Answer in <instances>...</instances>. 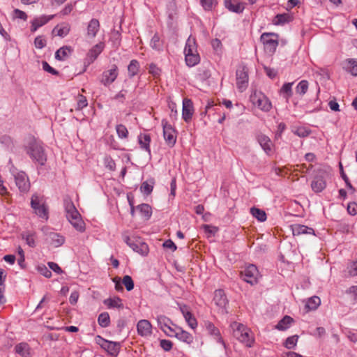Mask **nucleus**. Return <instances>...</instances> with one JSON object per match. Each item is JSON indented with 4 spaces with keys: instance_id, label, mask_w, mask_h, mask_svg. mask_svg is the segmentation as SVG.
Segmentation results:
<instances>
[{
    "instance_id": "62",
    "label": "nucleus",
    "mask_w": 357,
    "mask_h": 357,
    "mask_svg": "<svg viewBox=\"0 0 357 357\" xmlns=\"http://www.w3.org/2000/svg\"><path fill=\"white\" fill-rule=\"evenodd\" d=\"M347 211L352 215L357 214V204L355 202L349 203L347 206Z\"/></svg>"
},
{
    "instance_id": "32",
    "label": "nucleus",
    "mask_w": 357,
    "mask_h": 357,
    "mask_svg": "<svg viewBox=\"0 0 357 357\" xmlns=\"http://www.w3.org/2000/svg\"><path fill=\"white\" fill-rule=\"evenodd\" d=\"M344 68L352 75L357 76V59H349L345 62Z\"/></svg>"
},
{
    "instance_id": "35",
    "label": "nucleus",
    "mask_w": 357,
    "mask_h": 357,
    "mask_svg": "<svg viewBox=\"0 0 357 357\" xmlns=\"http://www.w3.org/2000/svg\"><path fill=\"white\" fill-rule=\"evenodd\" d=\"M139 70V63L135 59L131 60L128 66V76L130 77H134L138 73Z\"/></svg>"
},
{
    "instance_id": "31",
    "label": "nucleus",
    "mask_w": 357,
    "mask_h": 357,
    "mask_svg": "<svg viewBox=\"0 0 357 357\" xmlns=\"http://www.w3.org/2000/svg\"><path fill=\"white\" fill-rule=\"evenodd\" d=\"M103 303L108 308H119V309L123 308V304L122 300L118 296L107 298V299L104 300Z\"/></svg>"
},
{
    "instance_id": "1",
    "label": "nucleus",
    "mask_w": 357,
    "mask_h": 357,
    "mask_svg": "<svg viewBox=\"0 0 357 357\" xmlns=\"http://www.w3.org/2000/svg\"><path fill=\"white\" fill-rule=\"evenodd\" d=\"M63 206L66 216L72 226L79 232L84 231L85 223L82 220L81 215L77 210L73 201L70 198H65L63 200Z\"/></svg>"
},
{
    "instance_id": "40",
    "label": "nucleus",
    "mask_w": 357,
    "mask_h": 357,
    "mask_svg": "<svg viewBox=\"0 0 357 357\" xmlns=\"http://www.w3.org/2000/svg\"><path fill=\"white\" fill-rule=\"evenodd\" d=\"M157 322L159 328L163 331L168 325H174V323L172 321L164 316V315H160L157 317Z\"/></svg>"
},
{
    "instance_id": "45",
    "label": "nucleus",
    "mask_w": 357,
    "mask_h": 357,
    "mask_svg": "<svg viewBox=\"0 0 357 357\" xmlns=\"http://www.w3.org/2000/svg\"><path fill=\"white\" fill-rule=\"evenodd\" d=\"M211 77V72L206 68L202 67L197 70V77L198 79L204 82Z\"/></svg>"
},
{
    "instance_id": "59",
    "label": "nucleus",
    "mask_w": 357,
    "mask_h": 357,
    "mask_svg": "<svg viewBox=\"0 0 357 357\" xmlns=\"http://www.w3.org/2000/svg\"><path fill=\"white\" fill-rule=\"evenodd\" d=\"M160 345L165 351H169L172 349L173 344L170 340H160Z\"/></svg>"
},
{
    "instance_id": "2",
    "label": "nucleus",
    "mask_w": 357,
    "mask_h": 357,
    "mask_svg": "<svg viewBox=\"0 0 357 357\" xmlns=\"http://www.w3.org/2000/svg\"><path fill=\"white\" fill-rule=\"evenodd\" d=\"M233 331V335L239 342L244 344L248 347L253 345L255 339L250 330L242 324L238 322H232L230 325Z\"/></svg>"
},
{
    "instance_id": "20",
    "label": "nucleus",
    "mask_w": 357,
    "mask_h": 357,
    "mask_svg": "<svg viewBox=\"0 0 357 357\" xmlns=\"http://www.w3.org/2000/svg\"><path fill=\"white\" fill-rule=\"evenodd\" d=\"M180 310L183 315L185 321L188 325L192 329L197 326V321L193 314L189 310L188 306L182 305L180 306Z\"/></svg>"
},
{
    "instance_id": "10",
    "label": "nucleus",
    "mask_w": 357,
    "mask_h": 357,
    "mask_svg": "<svg viewBox=\"0 0 357 357\" xmlns=\"http://www.w3.org/2000/svg\"><path fill=\"white\" fill-rule=\"evenodd\" d=\"M236 86L238 89L243 92L248 85V70L245 66H240L236 72Z\"/></svg>"
},
{
    "instance_id": "24",
    "label": "nucleus",
    "mask_w": 357,
    "mask_h": 357,
    "mask_svg": "<svg viewBox=\"0 0 357 357\" xmlns=\"http://www.w3.org/2000/svg\"><path fill=\"white\" fill-rule=\"evenodd\" d=\"M225 7L231 12L241 13L243 11L244 3L238 0H225Z\"/></svg>"
},
{
    "instance_id": "42",
    "label": "nucleus",
    "mask_w": 357,
    "mask_h": 357,
    "mask_svg": "<svg viewBox=\"0 0 357 357\" xmlns=\"http://www.w3.org/2000/svg\"><path fill=\"white\" fill-rule=\"evenodd\" d=\"M98 324L102 328L109 326L110 324V318L109 314L106 312L100 314L98 317Z\"/></svg>"
},
{
    "instance_id": "22",
    "label": "nucleus",
    "mask_w": 357,
    "mask_h": 357,
    "mask_svg": "<svg viewBox=\"0 0 357 357\" xmlns=\"http://www.w3.org/2000/svg\"><path fill=\"white\" fill-rule=\"evenodd\" d=\"M47 236L49 243L54 248H59L65 243V237L59 233L52 231Z\"/></svg>"
},
{
    "instance_id": "28",
    "label": "nucleus",
    "mask_w": 357,
    "mask_h": 357,
    "mask_svg": "<svg viewBox=\"0 0 357 357\" xmlns=\"http://www.w3.org/2000/svg\"><path fill=\"white\" fill-rule=\"evenodd\" d=\"M73 50L69 46L60 47L55 53V59L59 61H65L71 54Z\"/></svg>"
},
{
    "instance_id": "30",
    "label": "nucleus",
    "mask_w": 357,
    "mask_h": 357,
    "mask_svg": "<svg viewBox=\"0 0 357 357\" xmlns=\"http://www.w3.org/2000/svg\"><path fill=\"white\" fill-rule=\"evenodd\" d=\"M151 47L159 52L164 50V42L160 39L158 33H155L150 41Z\"/></svg>"
},
{
    "instance_id": "33",
    "label": "nucleus",
    "mask_w": 357,
    "mask_h": 357,
    "mask_svg": "<svg viewBox=\"0 0 357 357\" xmlns=\"http://www.w3.org/2000/svg\"><path fill=\"white\" fill-rule=\"evenodd\" d=\"M293 322V319L289 316H284L276 325L275 328L279 331L287 329Z\"/></svg>"
},
{
    "instance_id": "39",
    "label": "nucleus",
    "mask_w": 357,
    "mask_h": 357,
    "mask_svg": "<svg viewBox=\"0 0 357 357\" xmlns=\"http://www.w3.org/2000/svg\"><path fill=\"white\" fill-rule=\"evenodd\" d=\"M320 304V298L318 296H312L307 300L305 307L310 310H316Z\"/></svg>"
},
{
    "instance_id": "49",
    "label": "nucleus",
    "mask_w": 357,
    "mask_h": 357,
    "mask_svg": "<svg viewBox=\"0 0 357 357\" xmlns=\"http://www.w3.org/2000/svg\"><path fill=\"white\" fill-rule=\"evenodd\" d=\"M117 135L121 139H126L128 136V130L123 124H118L116 126Z\"/></svg>"
},
{
    "instance_id": "58",
    "label": "nucleus",
    "mask_w": 357,
    "mask_h": 357,
    "mask_svg": "<svg viewBox=\"0 0 357 357\" xmlns=\"http://www.w3.org/2000/svg\"><path fill=\"white\" fill-rule=\"evenodd\" d=\"M202 6L206 10H210L213 8L215 0H200Z\"/></svg>"
},
{
    "instance_id": "26",
    "label": "nucleus",
    "mask_w": 357,
    "mask_h": 357,
    "mask_svg": "<svg viewBox=\"0 0 357 357\" xmlns=\"http://www.w3.org/2000/svg\"><path fill=\"white\" fill-rule=\"evenodd\" d=\"M213 301L215 305L222 309H225L228 303V300L226 297V295L224 291L222 289L215 290Z\"/></svg>"
},
{
    "instance_id": "23",
    "label": "nucleus",
    "mask_w": 357,
    "mask_h": 357,
    "mask_svg": "<svg viewBox=\"0 0 357 357\" xmlns=\"http://www.w3.org/2000/svg\"><path fill=\"white\" fill-rule=\"evenodd\" d=\"M291 227L294 236H300L303 234L315 235L314 229L305 225L294 224L292 225Z\"/></svg>"
},
{
    "instance_id": "44",
    "label": "nucleus",
    "mask_w": 357,
    "mask_h": 357,
    "mask_svg": "<svg viewBox=\"0 0 357 357\" xmlns=\"http://www.w3.org/2000/svg\"><path fill=\"white\" fill-rule=\"evenodd\" d=\"M54 17V15H42L38 17H36L33 19V22L38 26L40 27L45 24H47L49 21H50L52 19H53Z\"/></svg>"
},
{
    "instance_id": "53",
    "label": "nucleus",
    "mask_w": 357,
    "mask_h": 357,
    "mask_svg": "<svg viewBox=\"0 0 357 357\" xmlns=\"http://www.w3.org/2000/svg\"><path fill=\"white\" fill-rule=\"evenodd\" d=\"M294 132L300 137H305L310 134L311 131L305 127H298Z\"/></svg>"
},
{
    "instance_id": "57",
    "label": "nucleus",
    "mask_w": 357,
    "mask_h": 357,
    "mask_svg": "<svg viewBox=\"0 0 357 357\" xmlns=\"http://www.w3.org/2000/svg\"><path fill=\"white\" fill-rule=\"evenodd\" d=\"M340 171H341V176L342 178H343V180L344 181L345 183H346V185L348 188H349L350 190H352V192H354L355 191V189L352 186L351 183H350L349 180V178L347 177V176L345 174V173L343 171V169H342V165L340 164Z\"/></svg>"
},
{
    "instance_id": "37",
    "label": "nucleus",
    "mask_w": 357,
    "mask_h": 357,
    "mask_svg": "<svg viewBox=\"0 0 357 357\" xmlns=\"http://www.w3.org/2000/svg\"><path fill=\"white\" fill-rule=\"evenodd\" d=\"M292 85L293 82L285 83L280 89V93L287 100L292 96Z\"/></svg>"
},
{
    "instance_id": "41",
    "label": "nucleus",
    "mask_w": 357,
    "mask_h": 357,
    "mask_svg": "<svg viewBox=\"0 0 357 357\" xmlns=\"http://www.w3.org/2000/svg\"><path fill=\"white\" fill-rule=\"evenodd\" d=\"M291 17L287 13L278 14L275 17L273 23L275 25L284 24L291 21Z\"/></svg>"
},
{
    "instance_id": "38",
    "label": "nucleus",
    "mask_w": 357,
    "mask_h": 357,
    "mask_svg": "<svg viewBox=\"0 0 357 357\" xmlns=\"http://www.w3.org/2000/svg\"><path fill=\"white\" fill-rule=\"evenodd\" d=\"M17 354L23 357H26L29 355V347L26 343H20L15 347Z\"/></svg>"
},
{
    "instance_id": "55",
    "label": "nucleus",
    "mask_w": 357,
    "mask_h": 357,
    "mask_svg": "<svg viewBox=\"0 0 357 357\" xmlns=\"http://www.w3.org/2000/svg\"><path fill=\"white\" fill-rule=\"evenodd\" d=\"M47 44L46 40L41 36H37L34 40L35 47L38 49H42Z\"/></svg>"
},
{
    "instance_id": "63",
    "label": "nucleus",
    "mask_w": 357,
    "mask_h": 357,
    "mask_svg": "<svg viewBox=\"0 0 357 357\" xmlns=\"http://www.w3.org/2000/svg\"><path fill=\"white\" fill-rule=\"evenodd\" d=\"M349 273L352 276L357 275V259L349 266Z\"/></svg>"
},
{
    "instance_id": "27",
    "label": "nucleus",
    "mask_w": 357,
    "mask_h": 357,
    "mask_svg": "<svg viewBox=\"0 0 357 357\" xmlns=\"http://www.w3.org/2000/svg\"><path fill=\"white\" fill-rule=\"evenodd\" d=\"M100 29V23L97 19H92L87 26L86 35L89 38H93L96 37Z\"/></svg>"
},
{
    "instance_id": "56",
    "label": "nucleus",
    "mask_w": 357,
    "mask_h": 357,
    "mask_svg": "<svg viewBox=\"0 0 357 357\" xmlns=\"http://www.w3.org/2000/svg\"><path fill=\"white\" fill-rule=\"evenodd\" d=\"M42 65H43V69L45 71L48 72L54 75H59V72L57 70H56L54 68H53L52 67H51L47 61H43Z\"/></svg>"
},
{
    "instance_id": "7",
    "label": "nucleus",
    "mask_w": 357,
    "mask_h": 357,
    "mask_svg": "<svg viewBox=\"0 0 357 357\" xmlns=\"http://www.w3.org/2000/svg\"><path fill=\"white\" fill-rule=\"evenodd\" d=\"M264 50L269 54H273L278 45V35L274 33H264L260 37Z\"/></svg>"
},
{
    "instance_id": "48",
    "label": "nucleus",
    "mask_w": 357,
    "mask_h": 357,
    "mask_svg": "<svg viewBox=\"0 0 357 357\" xmlns=\"http://www.w3.org/2000/svg\"><path fill=\"white\" fill-rule=\"evenodd\" d=\"M70 31V27L68 25H66L61 27L56 26L53 29V33H55L56 36L60 37H65L69 33Z\"/></svg>"
},
{
    "instance_id": "29",
    "label": "nucleus",
    "mask_w": 357,
    "mask_h": 357,
    "mask_svg": "<svg viewBox=\"0 0 357 357\" xmlns=\"http://www.w3.org/2000/svg\"><path fill=\"white\" fill-rule=\"evenodd\" d=\"M138 142L141 149L146 151L149 153H151V137L149 134H140L138 136Z\"/></svg>"
},
{
    "instance_id": "54",
    "label": "nucleus",
    "mask_w": 357,
    "mask_h": 357,
    "mask_svg": "<svg viewBox=\"0 0 357 357\" xmlns=\"http://www.w3.org/2000/svg\"><path fill=\"white\" fill-rule=\"evenodd\" d=\"M13 17L14 19H20L26 21L28 16L25 12L16 8L13 10Z\"/></svg>"
},
{
    "instance_id": "46",
    "label": "nucleus",
    "mask_w": 357,
    "mask_h": 357,
    "mask_svg": "<svg viewBox=\"0 0 357 357\" xmlns=\"http://www.w3.org/2000/svg\"><path fill=\"white\" fill-rule=\"evenodd\" d=\"M22 237L29 247L34 248L36 246L34 234L24 232L22 234Z\"/></svg>"
},
{
    "instance_id": "60",
    "label": "nucleus",
    "mask_w": 357,
    "mask_h": 357,
    "mask_svg": "<svg viewBox=\"0 0 357 357\" xmlns=\"http://www.w3.org/2000/svg\"><path fill=\"white\" fill-rule=\"evenodd\" d=\"M176 326H178L177 325H168L165 329H163V332L169 337H173L174 333L176 332Z\"/></svg>"
},
{
    "instance_id": "50",
    "label": "nucleus",
    "mask_w": 357,
    "mask_h": 357,
    "mask_svg": "<svg viewBox=\"0 0 357 357\" xmlns=\"http://www.w3.org/2000/svg\"><path fill=\"white\" fill-rule=\"evenodd\" d=\"M307 89L308 82L306 80H302L298 84L296 88V91L297 93L303 96L307 92Z\"/></svg>"
},
{
    "instance_id": "25",
    "label": "nucleus",
    "mask_w": 357,
    "mask_h": 357,
    "mask_svg": "<svg viewBox=\"0 0 357 357\" xmlns=\"http://www.w3.org/2000/svg\"><path fill=\"white\" fill-rule=\"evenodd\" d=\"M104 48V44L102 43H100L93 46L89 53L87 54L86 61L88 64L93 63L98 56V55L102 52Z\"/></svg>"
},
{
    "instance_id": "52",
    "label": "nucleus",
    "mask_w": 357,
    "mask_h": 357,
    "mask_svg": "<svg viewBox=\"0 0 357 357\" xmlns=\"http://www.w3.org/2000/svg\"><path fill=\"white\" fill-rule=\"evenodd\" d=\"M122 283L125 285L127 291H130L134 288V282L130 275H125L123 278Z\"/></svg>"
},
{
    "instance_id": "43",
    "label": "nucleus",
    "mask_w": 357,
    "mask_h": 357,
    "mask_svg": "<svg viewBox=\"0 0 357 357\" xmlns=\"http://www.w3.org/2000/svg\"><path fill=\"white\" fill-rule=\"evenodd\" d=\"M153 184L154 182L153 180L144 181L140 187L141 192L146 195H150L153 191Z\"/></svg>"
},
{
    "instance_id": "34",
    "label": "nucleus",
    "mask_w": 357,
    "mask_h": 357,
    "mask_svg": "<svg viewBox=\"0 0 357 357\" xmlns=\"http://www.w3.org/2000/svg\"><path fill=\"white\" fill-rule=\"evenodd\" d=\"M136 209L140 212L142 215H143L146 220H148L151 218L152 214V210L151 207L149 204H139L136 207Z\"/></svg>"
},
{
    "instance_id": "36",
    "label": "nucleus",
    "mask_w": 357,
    "mask_h": 357,
    "mask_svg": "<svg viewBox=\"0 0 357 357\" xmlns=\"http://www.w3.org/2000/svg\"><path fill=\"white\" fill-rule=\"evenodd\" d=\"M250 213L252 215L254 218H255L260 222H264L266 220V214L265 211L258 208H251Z\"/></svg>"
},
{
    "instance_id": "16",
    "label": "nucleus",
    "mask_w": 357,
    "mask_h": 357,
    "mask_svg": "<svg viewBox=\"0 0 357 357\" xmlns=\"http://www.w3.org/2000/svg\"><path fill=\"white\" fill-rule=\"evenodd\" d=\"M204 325L208 333L213 335L217 342L221 344L226 349V344L220 335L219 329L211 321H206Z\"/></svg>"
},
{
    "instance_id": "12",
    "label": "nucleus",
    "mask_w": 357,
    "mask_h": 357,
    "mask_svg": "<svg viewBox=\"0 0 357 357\" xmlns=\"http://www.w3.org/2000/svg\"><path fill=\"white\" fill-rule=\"evenodd\" d=\"M13 175L18 189L22 192H26L29 190L30 183L29 178L24 172H13Z\"/></svg>"
},
{
    "instance_id": "18",
    "label": "nucleus",
    "mask_w": 357,
    "mask_h": 357,
    "mask_svg": "<svg viewBox=\"0 0 357 357\" xmlns=\"http://www.w3.org/2000/svg\"><path fill=\"white\" fill-rule=\"evenodd\" d=\"M257 140L261 147L267 154H269L271 152H272L273 144L268 136L262 133L258 134L257 135Z\"/></svg>"
},
{
    "instance_id": "11",
    "label": "nucleus",
    "mask_w": 357,
    "mask_h": 357,
    "mask_svg": "<svg viewBox=\"0 0 357 357\" xmlns=\"http://www.w3.org/2000/svg\"><path fill=\"white\" fill-rule=\"evenodd\" d=\"M119 70L116 65L113 64L111 68L104 70L99 77L100 82L105 86L112 84L117 78Z\"/></svg>"
},
{
    "instance_id": "3",
    "label": "nucleus",
    "mask_w": 357,
    "mask_h": 357,
    "mask_svg": "<svg viewBox=\"0 0 357 357\" xmlns=\"http://www.w3.org/2000/svg\"><path fill=\"white\" fill-rule=\"evenodd\" d=\"M185 60L186 65L189 67L196 66L200 61V56L197 52V47L195 39L189 37L186 41L185 49Z\"/></svg>"
},
{
    "instance_id": "8",
    "label": "nucleus",
    "mask_w": 357,
    "mask_h": 357,
    "mask_svg": "<svg viewBox=\"0 0 357 357\" xmlns=\"http://www.w3.org/2000/svg\"><path fill=\"white\" fill-rule=\"evenodd\" d=\"M96 343L100 346L109 355L116 356L120 351L121 344L117 342H112L102 338L100 335L95 337Z\"/></svg>"
},
{
    "instance_id": "15",
    "label": "nucleus",
    "mask_w": 357,
    "mask_h": 357,
    "mask_svg": "<svg viewBox=\"0 0 357 357\" xmlns=\"http://www.w3.org/2000/svg\"><path fill=\"white\" fill-rule=\"evenodd\" d=\"M325 175L324 171L321 169L317 171L311 183V188L314 192H320L326 188Z\"/></svg>"
},
{
    "instance_id": "64",
    "label": "nucleus",
    "mask_w": 357,
    "mask_h": 357,
    "mask_svg": "<svg viewBox=\"0 0 357 357\" xmlns=\"http://www.w3.org/2000/svg\"><path fill=\"white\" fill-rule=\"evenodd\" d=\"M79 298V293L76 291H73L69 298V302L71 305H75Z\"/></svg>"
},
{
    "instance_id": "6",
    "label": "nucleus",
    "mask_w": 357,
    "mask_h": 357,
    "mask_svg": "<svg viewBox=\"0 0 357 357\" xmlns=\"http://www.w3.org/2000/svg\"><path fill=\"white\" fill-rule=\"evenodd\" d=\"M124 242L135 252L142 256L148 255L149 249L148 245L143 241L141 238H130L128 235L123 234Z\"/></svg>"
},
{
    "instance_id": "14",
    "label": "nucleus",
    "mask_w": 357,
    "mask_h": 357,
    "mask_svg": "<svg viewBox=\"0 0 357 357\" xmlns=\"http://www.w3.org/2000/svg\"><path fill=\"white\" fill-rule=\"evenodd\" d=\"M162 126L163 128L164 139L167 145L170 147H172L175 144L176 140L175 130L172 126L166 121L163 120L162 121Z\"/></svg>"
},
{
    "instance_id": "4",
    "label": "nucleus",
    "mask_w": 357,
    "mask_h": 357,
    "mask_svg": "<svg viewBox=\"0 0 357 357\" xmlns=\"http://www.w3.org/2000/svg\"><path fill=\"white\" fill-rule=\"evenodd\" d=\"M26 153L31 159L40 165H43L47 160V157L41 144L36 140L31 141L26 147Z\"/></svg>"
},
{
    "instance_id": "13",
    "label": "nucleus",
    "mask_w": 357,
    "mask_h": 357,
    "mask_svg": "<svg viewBox=\"0 0 357 357\" xmlns=\"http://www.w3.org/2000/svg\"><path fill=\"white\" fill-rule=\"evenodd\" d=\"M252 103L257 106L260 109L268 112L271 108V103L268 98L263 93H255L250 97Z\"/></svg>"
},
{
    "instance_id": "51",
    "label": "nucleus",
    "mask_w": 357,
    "mask_h": 357,
    "mask_svg": "<svg viewBox=\"0 0 357 357\" xmlns=\"http://www.w3.org/2000/svg\"><path fill=\"white\" fill-rule=\"evenodd\" d=\"M88 105V101L85 96L83 95H78L77 96V102L75 109L81 110L83 108L86 107Z\"/></svg>"
},
{
    "instance_id": "47",
    "label": "nucleus",
    "mask_w": 357,
    "mask_h": 357,
    "mask_svg": "<svg viewBox=\"0 0 357 357\" xmlns=\"http://www.w3.org/2000/svg\"><path fill=\"white\" fill-rule=\"evenodd\" d=\"M298 340V336L296 335L290 336L285 340L284 346L288 349H292L296 346Z\"/></svg>"
},
{
    "instance_id": "9",
    "label": "nucleus",
    "mask_w": 357,
    "mask_h": 357,
    "mask_svg": "<svg viewBox=\"0 0 357 357\" xmlns=\"http://www.w3.org/2000/svg\"><path fill=\"white\" fill-rule=\"evenodd\" d=\"M241 275L244 281L252 285L257 283L259 277L258 269L254 264L247 266L244 270L241 272Z\"/></svg>"
},
{
    "instance_id": "5",
    "label": "nucleus",
    "mask_w": 357,
    "mask_h": 357,
    "mask_svg": "<svg viewBox=\"0 0 357 357\" xmlns=\"http://www.w3.org/2000/svg\"><path fill=\"white\" fill-rule=\"evenodd\" d=\"M31 206L37 216L46 221L48 220V207L45 204L43 197L37 194H33L31 198Z\"/></svg>"
},
{
    "instance_id": "61",
    "label": "nucleus",
    "mask_w": 357,
    "mask_h": 357,
    "mask_svg": "<svg viewBox=\"0 0 357 357\" xmlns=\"http://www.w3.org/2000/svg\"><path fill=\"white\" fill-rule=\"evenodd\" d=\"M38 271L45 278H50L52 276V272L45 266H39Z\"/></svg>"
},
{
    "instance_id": "19",
    "label": "nucleus",
    "mask_w": 357,
    "mask_h": 357,
    "mask_svg": "<svg viewBox=\"0 0 357 357\" xmlns=\"http://www.w3.org/2000/svg\"><path fill=\"white\" fill-rule=\"evenodd\" d=\"M193 105L192 102L188 98L183 100V111L182 116L185 122H188L192 119L193 114Z\"/></svg>"
},
{
    "instance_id": "21",
    "label": "nucleus",
    "mask_w": 357,
    "mask_h": 357,
    "mask_svg": "<svg viewBox=\"0 0 357 357\" xmlns=\"http://www.w3.org/2000/svg\"><path fill=\"white\" fill-rule=\"evenodd\" d=\"M173 337H175L178 340L187 343L188 344H191L193 342V336L190 333L184 331L182 328L179 326H176V332L174 333Z\"/></svg>"
},
{
    "instance_id": "17",
    "label": "nucleus",
    "mask_w": 357,
    "mask_h": 357,
    "mask_svg": "<svg viewBox=\"0 0 357 357\" xmlns=\"http://www.w3.org/2000/svg\"><path fill=\"white\" fill-rule=\"evenodd\" d=\"M137 330L140 336L148 337L152 333V326L148 320L142 319L137 324Z\"/></svg>"
}]
</instances>
